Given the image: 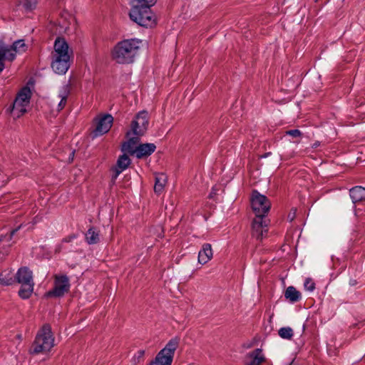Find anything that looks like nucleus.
I'll list each match as a JSON object with an SVG mask.
<instances>
[{"mask_svg": "<svg viewBox=\"0 0 365 365\" xmlns=\"http://www.w3.org/2000/svg\"><path fill=\"white\" fill-rule=\"evenodd\" d=\"M141 41L137 38L125 39L118 42L113 49V58L118 63H131L135 61Z\"/></svg>", "mask_w": 365, "mask_h": 365, "instance_id": "obj_1", "label": "nucleus"}, {"mask_svg": "<svg viewBox=\"0 0 365 365\" xmlns=\"http://www.w3.org/2000/svg\"><path fill=\"white\" fill-rule=\"evenodd\" d=\"M52 53L51 68L58 74H64L70 66L71 53L67 42L63 38L55 40Z\"/></svg>", "mask_w": 365, "mask_h": 365, "instance_id": "obj_2", "label": "nucleus"}, {"mask_svg": "<svg viewBox=\"0 0 365 365\" xmlns=\"http://www.w3.org/2000/svg\"><path fill=\"white\" fill-rule=\"evenodd\" d=\"M53 346L54 337L51 331V328L50 325L44 324L38 331L30 351L36 354L41 352H47L49 351Z\"/></svg>", "mask_w": 365, "mask_h": 365, "instance_id": "obj_3", "label": "nucleus"}, {"mask_svg": "<svg viewBox=\"0 0 365 365\" xmlns=\"http://www.w3.org/2000/svg\"><path fill=\"white\" fill-rule=\"evenodd\" d=\"M17 282L21 284L19 294L22 299H28L34 291V283L32 272L26 267L20 268L16 274Z\"/></svg>", "mask_w": 365, "mask_h": 365, "instance_id": "obj_4", "label": "nucleus"}, {"mask_svg": "<svg viewBox=\"0 0 365 365\" xmlns=\"http://www.w3.org/2000/svg\"><path fill=\"white\" fill-rule=\"evenodd\" d=\"M180 339L178 337L171 339L156 355L149 365H171L174 354L179 345Z\"/></svg>", "mask_w": 365, "mask_h": 365, "instance_id": "obj_5", "label": "nucleus"}, {"mask_svg": "<svg viewBox=\"0 0 365 365\" xmlns=\"http://www.w3.org/2000/svg\"><path fill=\"white\" fill-rule=\"evenodd\" d=\"M31 90L28 87L23 88L17 94L11 109L14 118H19L27 111L30 103Z\"/></svg>", "mask_w": 365, "mask_h": 365, "instance_id": "obj_6", "label": "nucleus"}, {"mask_svg": "<svg viewBox=\"0 0 365 365\" xmlns=\"http://www.w3.org/2000/svg\"><path fill=\"white\" fill-rule=\"evenodd\" d=\"M251 205L257 217H265L270 209L271 203L266 196L254 190L251 196Z\"/></svg>", "mask_w": 365, "mask_h": 365, "instance_id": "obj_7", "label": "nucleus"}, {"mask_svg": "<svg viewBox=\"0 0 365 365\" xmlns=\"http://www.w3.org/2000/svg\"><path fill=\"white\" fill-rule=\"evenodd\" d=\"M149 124L148 113L143 110L139 112L131 122L130 130L126 133V136L131 135L143 136L148 130Z\"/></svg>", "mask_w": 365, "mask_h": 365, "instance_id": "obj_8", "label": "nucleus"}, {"mask_svg": "<svg viewBox=\"0 0 365 365\" xmlns=\"http://www.w3.org/2000/svg\"><path fill=\"white\" fill-rule=\"evenodd\" d=\"M137 11L138 13L137 12L136 15L133 14L134 8L131 7L129 16L133 21L144 27H152L155 24V16L150 9L145 8Z\"/></svg>", "mask_w": 365, "mask_h": 365, "instance_id": "obj_9", "label": "nucleus"}, {"mask_svg": "<svg viewBox=\"0 0 365 365\" xmlns=\"http://www.w3.org/2000/svg\"><path fill=\"white\" fill-rule=\"evenodd\" d=\"M27 45L24 39L15 41L10 46H6L2 41L0 40V49L3 51L4 56L7 61H13L17 54H21L27 50Z\"/></svg>", "mask_w": 365, "mask_h": 365, "instance_id": "obj_10", "label": "nucleus"}, {"mask_svg": "<svg viewBox=\"0 0 365 365\" xmlns=\"http://www.w3.org/2000/svg\"><path fill=\"white\" fill-rule=\"evenodd\" d=\"M70 289L69 279L66 275H55L54 287L53 289L47 292L48 297H61Z\"/></svg>", "mask_w": 365, "mask_h": 365, "instance_id": "obj_11", "label": "nucleus"}, {"mask_svg": "<svg viewBox=\"0 0 365 365\" xmlns=\"http://www.w3.org/2000/svg\"><path fill=\"white\" fill-rule=\"evenodd\" d=\"M113 121V118L111 115L106 114L97 119L96 128L93 131L94 137L103 135L109 131Z\"/></svg>", "mask_w": 365, "mask_h": 365, "instance_id": "obj_12", "label": "nucleus"}, {"mask_svg": "<svg viewBox=\"0 0 365 365\" xmlns=\"http://www.w3.org/2000/svg\"><path fill=\"white\" fill-rule=\"evenodd\" d=\"M252 235L257 240L262 239L267 232V225L264 217H257L253 220L252 225Z\"/></svg>", "mask_w": 365, "mask_h": 365, "instance_id": "obj_13", "label": "nucleus"}, {"mask_svg": "<svg viewBox=\"0 0 365 365\" xmlns=\"http://www.w3.org/2000/svg\"><path fill=\"white\" fill-rule=\"evenodd\" d=\"M126 153H125L120 155L117 160L116 167L113 170L114 175L113 178L114 180L116 179L123 170L127 169L130 164V159Z\"/></svg>", "mask_w": 365, "mask_h": 365, "instance_id": "obj_14", "label": "nucleus"}, {"mask_svg": "<svg viewBox=\"0 0 365 365\" xmlns=\"http://www.w3.org/2000/svg\"><path fill=\"white\" fill-rule=\"evenodd\" d=\"M140 136L131 135L128 138V140L123 143L122 145V151L123 153H127L130 155H134L135 150H137L138 143L139 142V138Z\"/></svg>", "mask_w": 365, "mask_h": 365, "instance_id": "obj_15", "label": "nucleus"}, {"mask_svg": "<svg viewBox=\"0 0 365 365\" xmlns=\"http://www.w3.org/2000/svg\"><path fill=\"white\" fill-rule=\"evenodd\" d=\"M155 149L156 146L153 143L140 144L137 147V150L134 155H135L138 158H142L143 157L150 155L155 152Z\"/></svg>", "mask_w": 365, "mask_h": 365, "instance_id": "obj_16", "label": "nucleus"}, {"mask_svg": "<svg viewBox=\"0 0 365 365\" xmlns=\"http://www.w3.org/2000/svg\"><path fill=\"white\" fill-rule=\"evenodd\" d=\"M265 361L262 351L259 349L254 350L247 356V365H260Z\"/></svg>", "mask_w": 365, "mask_h": 365, "instance_id": "obj_17", "label": "nucleus"}, {"mask_svg": "<svg viewBox=\"0 0 365 365\" xmlns=\"http://www.w3.org/2000/svg\"><path fill=\"white\" fill-rule=\"evenodd\" d=\"M212 255L211 245L204 244L198 253V262L202 264H206L212 259Z\"/></svg>", "mask_w": 365, "mask_h": 365, "instance_id": "obj_18", "label": "nucleus"}, {"mask_svg": "<svg viewBox=\"0 0 365 365\" xmlns=\"http://www.w3.org/2000/svg\"><path fill=\"white\" fill-rule=\"evenodd\" d=\"M70 93L71 88L69 84H64L60 88L58 95V97L60 98V102L58 104V110H61L65 107Z\"/></svg>", "mask_w": 365, "mask_h": 365, "instance_id": "obj_19", "label": "nucleus"}, {"mask_svg": "<svg viewBox=\"0 0 365 365\" xmlns=\"http://www.w3.org/2000/svg\"><path fill=\"white\" fill-rule=\"evenodd\" d=\"M349 195L353 203L365 201V188L361 186H355L350 189Z\"/></svg>", "mask_w": 365, "mask_h": 365, "instance_id": "obj_20", "label": "nucleus"}, {"mask_svg": "<svg viewBox=\"0 0 365 365\" xmlns=\"http://www.w3.org/2000/svg\"><path fill=\"white\" fill-rule=\"evenodd\" d=\"M156 0H130L131 7L134 8L133 14L136 15V13H138L137 9H145V7H148V9H150V7L153 6Z\"/></svg>", "mask_w": 365, "mask_h": 365, "instance_id": "obj_21", "label": "nucleus"}, {"mask_svg": "<svg viewBox=\"0 0 365 365\" xmlns=\"http://www.w3.org/2000/svg\"><path fill=\"white\" fill-rule=\"evenodd\" d=\"M86 242L88 245H95L100 241V232L94 227H90L85 234Z\"/></svg>", "mask_w": 365, "mask_h": 365, "instance_id": "obj_22", "label": "nucleus"}, {"mask_svg": "<svg viewBox=\"0 0 365 365\" xmlns=\"http://www.w3.org/2000/svg\"><path fill=\"white\" fill-rule=\"evenodd\" d=\"M167 182V177L163 173L157 174L155 175V181L154 185V191L155 193L160 194L163 192L164 187Z\"/></svg>", "mask_w": 365, "mask_h": 365, "instance_id": "obj_23", "label": "nucleus"}, {"mask_svg": "<svg viewBox=\"0 0 365 365\" xmlns=\"http://www.w3.org/2000/svg\"><path fill=\"white\" fill-rule=\"evenodd\" d=\"M14 282V274L10 269L0 272V284L4 286L11 285Z\"/></svg>", "mask_w": 365, "mask_h": 365, "instance_id": "obj_24", "label": "nucleus"}, {"mask_svg": "<svg viewBox=\"0 0 365 365\" xmlns=\"http://www.w3.org/2000/svg\"><path fill=\"white\" fill-rule=\"evenodd\" d=\"M284 297L291 302H296L301 298V293L297 291L294 287H288L285 291Z\"/></svg>", "mask_w": 365, "mask_h": 365, "instance_id": "obj_25", "label": "nucleus"}, {"mask_svg": "<svg viewBox=\"0 0 365 365\" xmlns=\"http://www.w3.org/2000/svg\"><path fill=\"white\" fill-rule=\"evenodd\" d=\"M279 336L284 339H291L293 336V329L289 327H282L278 331Z\"/></svg>", "mask_w": 365, "mask_h": 365, "instance_id": "obj_26", "label": "nucleus"}, {"mask_svg": "<svg viewBox=\"0 0 365 365\" xmlns=\"http://www.w3.org/2000/svg\"><path fill=\"white\" fill-rule=\"evenodd\" d=\"M144 355H145V351L143 349H140L138 351L135 355L133 356L131 363L133 365H136L138 364H140L144 360Z\"/></svg>", "mask_w": 365, "mask_h": 365, "instance_id": "obj_27", "label": "nucleus"}, {"mask_svg": "<svg viewBox=\"0 0 365 365\" xmlns=\"http://www.w3.org/2000/svg\"><path fill=\"white\" fill-rule=\"evenodd\" d=\"M304 287L306 290L309 292H312L315 289V284L312 279L307 278L304 281Z\"/></svg>", "mask_w": 365, "mask_h": 365, "instance_id": "obj_28", "label": "nucleus"}, {"mask_svg": "<svg viewBox=\"0 0 365 365\" xmlns=\"http://www.w3.org/2000/svg\"><path fill=\"white\" fill-rule=\"evenodd\" d=\"M286 133L290 136L294 137V138L299 137L302 135L301 131L297 129L289 130L287 131Z\"/></svg>", "mask_w": 365, "mask_h": 365, "instance_id": "obj_29", "label": "nucleus"}, {"mask_svg": "<svg viewBox=\"0 0 365 365\" xmlns=\"http://www.w3.org/2000/svg\"><path fill=\"white\" fill-rule=\"evenodd\" d=\"M4 60L7 61L4 56L3 51L0 49V73L4 69Z\"/></svg>", "mask_w": 365, "mask_h": 365, "instance_id": "obj_30", "label": "nucleus"}, {"mask_svg": "<svg viewBox=\"0 0 365 365\" xmlns=\"http://www.w3.org/2000/svg\"><path fill=\"white\" fill-rule=\"evenodd\" d=\"M77 237H78V235L76 234H72V235L65 237L63 240V242H70L73 241V240L76 239Z\"/></svg>", "mask_w": 365, "mask_h": 365, "instance_id": "obj_31", "label": "nucleus"}, {"mask_svg": "<svg viewBox=\"0 0 365 365\" xmlns=\"http://www.w3.org/2000/svg\"><path fill=\"white\" fill-rule=\"evenodd\" d=\"M294 215H295V212H294L293 215H291V214L289 215V217L290 218L291 220H293V219L294 218Z\"/></svg>", "mask_w": 365, "mask_h": 365, "instance_id": "obj_32", "label": "nucleus"}, {"mask_svg": "<svg viewBox=\"0 0 365 365\" xmlns=\"http://www.w3.org/2000/svg\"><path fill=\"white\" fill-rule=\"evenodd\" d=\"M16 230H13V231L11 232V236H12V235H14L15 234V232H16Z\"/></svg>", "mask_w": 365, "mask_h": 365, "instance_id": "obj_33", "label": "nucleus"}, {"mask_svg": "<svg viewBox=\"0 0 365 365\" xmlns=\"http://www.w3.org/2000/svg\"><path fill=\"white\" fill-rule=\"evenodd\" d=\"M318 0H315V1H317Z\"/></svg>", "mask_w": 365, "mask_h": 365, "instance_id": "obj_34", "label": "nucleus"}, {"mask_svg": "<svg viewBox=\"0 0 365 365\" xmlns=\"http://www.w3.org/2000/svg\"><path fill=\"white\" fill-rule=\"evenodd\" d=\"M290 365H292V364H290Z\"/></svg>", "mask_w": 365, "mask_h": 365, "instance_id": "obj_35", "label": "nucleus"}]
</instances>
